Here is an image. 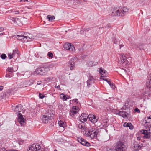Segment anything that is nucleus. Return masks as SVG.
I'll list each match as a JSON object with an SVG mask.
<instances>
[{
  "instance_id": "nucleus-24",
  "label": "nucleus",
  "mask_w": 151,
  "mask_h": 151,
  "mask_svg": "<svg viewBox=\"0 0 151 151\" xmlns=\"http://www.w3.org/2000/svg\"><path fill=\"white\" fill-rule=\"evenodd\" d=\"M118 115L123 118H125L127 117V113L124 111H119L118 113Z\"/></svg>"
},
{
  "instance_id": "nucleus-22",
  "label": "nucleus",
  "mask_w": 151,
  "mask_h": 151,
  "mask_svg": "<svg viewBox=\"0 0 151 151\" xmlns=\"http://www.w3.org/2000/svg\"><path fill=\"white\" fill-rule=\"evenodd\" d=\"M74 59L72 58L69 62V66L70 67V69L71 70H73L75 65V63L74 62Z\"/></svg>"
},
{
  "instance_id": "nucleus-55",
  "label": "nucleus",
  "mask_w": 151,
  "mask_h": 151,
  "mask_svg": "<svg viewBox=\"0 0 151 151\" xmlns=\"http://www.w3.org/2000/svg\"><path fill=\"white\" fill-rule=\"evenodd\" d=\"M25 0H20V2H25Z\"/></svg>"
},
{
  "instance_id": "nucleus-38",
  "label": "nucleus",
  "mask_w": 151,
  "mask_h": 151,
  "mask_svg": "<svg viewBox=\"0 0 151 151\" xmlns=\"http://www.w3.org/2000/svg\"><path fill=\"white\" fill-rule=\"evenodd\" d=\"M109 85L113 89H115L116 87L114 84L113 83H112L111 82V84Z\"/></svg>"
},
{
  "instance_id": "nucleus-17",
  "label": "nucleus",
  "mask_w": 151,
  "mask_h": 151,
  "mask_svg": "<svg viewBox=\"0 0 151 151\" xmlns=\"http://www.w3.org/2000/svg\"><path fill=\"white\" fill-rule=\"evenodd\" d=\"M88 79L87 81V86H89L91 85L94 82V79L93 78V76L91 74H90L88 76Z\"/></svg>"
},
{
  "instance_id": "nucleus-47",
  "label": "nucleus",
  "mask_w": 151,
  "mask_h": 151,
  "mask_svg": "<svg viewBox=\"0 0 151 151\" xmlns=\"http://www.w3.org/2000/svg\"><path fill=\"white\" fill-rule=\"evenodd\" d=\"M4 28L2 27H0V32H1L4 30Z\"/></svg>"
},
{
  "instance_id": "nucleus-5",
  "label": "nucleus",
  "mask_w": 151,
  "mask_h": 151,
  "mask_svg": "<svg viewBox=\"0 0 151 151\" xmlns=\"http://www.w3.org/2000/svg\"><path fill=\"white\" fill-rule=\"evenodd\" d=\"M17 38L19 40L23 42H27L30 39L28 36H25L24 35L21 34L17 36Z\"/></svg>"
},
{
  "instance_id": "nucleus-63",
  "label": "nucleus",
  "mask_w": 151,
  "mask_h": 151,
  "mask_svg": "<svg viewBox=\"0 0 151 151\" xmlns=\"http://www.w3.org/2000/svg\"><path fill=\"white\" fill-rule=\"evenodd\" d=\"M21 11H22V10H21Z\"/></svg>"
},
{
  "instance_id": "nucleus-50",
  "label": "nucleus",
  "mask_w": 151,
  "mask_h": 151,
  "mask_svg": "<svg viewBox=\"0 0 151 151\" xmlns=\"http://www.w3.org/2000/svg\"><path fill=\"white\" fill-rule=\"evenodd\" d=\"M137 139L138 140H140L141 139V137H137Z\"/></svg>"
},
{
  "instance_id": "nucleus-32",
  "label": "nucleus",
  "mask_w": 151,
  "mask_h": 151,
  "mask_svg": "<svg viewBox=\"0 0 151 151\" xmlns=\"http://www.w3.org/2000/svg\"><path fill=\"white\" fill-rule=\"evenodd\" d=\"M6 70L9 72L12 73L14 72L13 69L12 68L9 67Z\"/></svg>"
},
{
  "instance_id": "nucleus-40",
  "label": "nucleus",
  "mask_w": 151,
  "mask_h": 151,
  "mask_svg": "<svg viewBox=\"0 0 151 151\" xmlns=\"http://www.w3.org/2000/svg\"><path fill=\"white\" fill-rule=\"evenodd\" d=\"M12 53H14V55H15V53L17 54L18 53H17V49H14V50H13Z\"/></svg>"
},
{
  "instance_id": "nucleus-10",
  "label": "nucleus",
  "mask_w": 151,
  "mask_h": 151,
  "mask_svg": "<svg viewBox=\"0 0 151 151\" xmlns=\"http://www.w3.org/2000/svg\"><path fill=\"white\" fill-rule=\"evenodd\" d=\"M129 11V9L126 7H122L120 9L119 11L120 13L119 14V16H124L126 14H127Z\"/></svg>"
},
{
  "instance_id": "nucleus-62",
  "label": "nucleus",
  "mask_w": 151,
  "mask_h": 151,
  "mask_svg": "<svg viewBox=\"0 0 151 151\" xmlns=\"http://www.w3.org/2000/svg\"><path fill=\"white\" fill-rule=\"evenodd\" d=\"M54 151H57L56 150H55Z\"/></svg>"
},
{
  "instance_id": "nucleus-6",
  "label": "nucleus",
  "mask_w": 151,
  "mask_h": 151,
  "mask_svg": "<svg viewBox=\"0 0 151 151\" xmlns=\"http://www.w3.org/2000/svg\"><path fill=\"white\" fill-rule=\"evenodd\" d=\"M142 124L145 127L151 126V115L145 117L143 121Z\"/></svg>"
},
{
  "instance_id": "nucleus-12",
  "label": "nucleus",
  "mask_w": 151,
  "mask_h": 151,
  "mask_svg": "<svg viewBox=\"0 0 151 151\" xmlns=\"http://www.w3.org/2000/svg\"><path fill=\"white\" fill-rule=\"evenodd\" d=\"M23 109V106L21 104L17 105L15 107L12 106V109L16 113L21 112Z\"/></svg>"
},
{
  "instance_id": "nucleus-14",
  "label": "nucleus",
  "mask_w": 151,
  "mask_h": 151,
  "mask_svg": "<svg viewBox=\"0 0 151 151\" xmlns=\"http://www.w3.org/2000/svg\"><path fill=\"white\" fill-rule=\"evenodd\" d=\"M78 141L81 144L84 146L89 147L90 145V143L83 138H79L78 139Z\"/></svg>"
},
{
  "instance_id": "nucleus-41",
  "label": "nucleus",
  "mask_w": 151,
  "mask_h": 151,
  "mask_svg": "<svg viewBox=\"0 0 151 151\" xmlns=\"http://www.w3.org/2000/svg\"><path fill=\"white\" fill-rule=\"evenodd\" d=\"M113 41L115 44H117V41L115 38H114L113 39Z\"/></svg>"
},
{
  "instance_id": "nucleus-57",
  "label": "nucleus",
  "mask_w": 151,
  "mask_h": 151,
  "mask_svg": "<svg viewBox=\"0 0 151 151\" xmlns=\"http://www.w3.org/2000/svg\"><path fill=\"white\" fill-rule=\"evenodd\" d=\"M8 12H13V10H9V11H8Z\"/></svg>"
},
{
  "instance_id": "nucleus-39",
  "label": "nucleus",
  "mask_w": 151,
  "mask_h": 151,
  "mask_svg": "<svg viewBox=\"0 0 151 151\" xmlns=\"http://www.w3.org/2000/svg\"><path fill=\"white\" fill-rule=\"evenodd\" d=\"M47 55L50 57L52 58L53 57V54L52 53L50 52H49L48 53Z\"/></svg>"
},
{
  "instance_id": "nucleus-29",
  "label": "nucleus",
  "mask_w": 151,
  "mask_h": 151,
  "mask_svg": "<svg viewBox=\"0 0 151 151\" xmlns=\"http://www.w3.org/2000/svg\"><path fill=\"white\" fill-rule=\"evenodd\" d=\"M65 123H64L63 122L60 121L58 122L59 126L60 127H64L65 125Z\"/></svg>"
},
{
  "instance_id": "nucleus-61",
  "label": "nucleus",
  "mask_w": 151,
  "mask_h": 151,
  "mask_svg": "<svg viewBox=\"0 0 151 151\" xmlns=\"http://www.w3.org/2000/svg\"><path fill=\"white\" fill-rule=\"evenodd\" d=\"M23 142H24V141H21V142H22V143H23Z\"/></svg>"
},
{
  "instance_id": "nucleus-8",
  "label": "nucleus",
  "mask_w": 151,
  "mask_h": 151,
  "mask_svg": "<svg viewBox=\"0 0 151 151\" xmlns=\"http://www.w3.org/2000/svg\"><path fill=\"white\" fill-rule=\"evenodd\" d=\"M41 147L39 144L37 143L36 144H33L29 148L28 150V151H37L40 150Z\"/></svg>"
},
{
  "instance_id": "nucleus-18",
  "label": "nucleus",
  "mask_w": 151,
  "mask_h": 151,
  "mask_svg": "<svg viewBox=\"0 0 151 151\" xmlns=\"http://www.w3.org/2000/svg\"><path fill=\"white\" fill-rule=\"evenodd\" d=\"M78 127L79 129L83 130L82 131L83 134H86V130H87V128L85 126L84 124L83 123H80L78 125Z\"/></svg>"
},
{
  "instance_id": "nucleus-34",
  "label": "nucleus",
  "mask_w": 151,
  "mask_h": 151,
  "mask_svg": "<svg viewBox=\"0 0 151 151\" xmlns=\"http://www.w3.org/2000/svg\"><path fill=\"white\" fill-rule=\"evenodd\" d=\"M102 79L103 80H104V81H106L107 82V83H108L109 84V85H110L111 84V81L110 80H108V79L107 78H102Z\"/></svg>"
},
{
  "instance_id": "nucleus-53",
  "label": "nucleus",
  "mask_w": 151,
  "mask_h": 151,
  "mask_svg": "<svg viewBox=\"0 0 151 151\" xmlns=\"http://www.w3.org/2000/svg\"><path fill=\"white\" fill-rule=\"evenodd\" d=\"M107 151H114L113 150H111V149H109V150H107Z\"/></svg>"
},
{
  "instance_id": "nucleus-51",
  "label": "nucleus",
  "mask_w": 151,
  "mask_h": 151,
  "mask_svg": "<svg viewBox=\"0 0 151 151\" xmlns=\"http://www.w3.org/2000/svg\"><path fill=\"white\" fill-rule=\"evenodd\" d=\"M4 33H0V36H2L3 35H4Z\"/></svg>"
},
{
  "instance_id": "nucleus-31",
  "label": "nucleus",
  "mask_w": 151,
  "mask_h": 151,
  "mask_svg": "<svg viewBox=\"0 0 151 151\" xmlns=\"http://www.w3.org/2000/svg\"><path fill=\"white\" fill-rule=\"evenodd\" d=\"M143 45L142 44H140L138 45H135V47H134L135 48L137 49L139 48L140 50H141L142 49V47Z\"/></svg>"
},
{
  "instance_id": "nucleus-11",
  "label": "nucleus",
  "mask_w": 151,
  "mask_h": 151,
  "mask_svg": "<svg viewBox=\"0 0 151 151\" xmlns=\"http://www.w3.org/2000/svg\"><path fill=\"white\" fill-rule=\"evenodd\" d=\"M121 63L123 65H126L128 64L129 62L127 60L126 57L124 54H121L120 57Z\"/></svg>"
},
{
  "instance_id": "nucleus-44",
  "label": "nucleus",
  "mask_w": 151,
  "mask_h": 151,
  "mask_svg": "<svg viewBox=\"0 0 151 151\" xmlns=\"http://www.w3.org/2000/svg\"><path fill=\"white\" fill-rule=\"evenodd\" d=\"M55 88H57L58 90L60 89V86L59 85H58L57 86H55Z\"/></svg>"
},
{
  "instance_id": "nucleus-42",
  "label": "nucleus",
  "mask_w": 151,
  "mask_h": 151,
  "mask_svg": "<svg viewBox=\"0 0 151 151\" xmlns=\"http://www.w3.org/2000/svg\"><path fill=\"white\" fill-rule=\"evenodd\" d=\"M73 101L74 103H78V99H73Z\"/></svg>"
},
{
  "instance_id": "nucleus-52",
  "label": "nucleus",
  "mask_w": 151,
  "mask_h": 151,
  "mask_svg": "<svg viewBox=\"0 0 151 151\" xmlns=\"http://www.w3.org/2000/svg\"><path fill=\"white\" fill-rule=\"evenodd\" d=\"M41 81H39L38 82L37 84L40 85L41 84Z\"/></svg>"
},
{
  "instance_id": "nucleus-28",
  "label": "nucleus",
  "mask_w": 151,
  "mask_h": 151,
  "mask_svg": "<svg viewBox=\"0 0 151 151\" xmlns=\"http://www.w3.org/2000/svg\"><path fill=\"white\" fill-rule=\"evenodd\" d=\"M47 18L48 19L49 21H52L55 19V17L53 15H48L47 16Z\"/></svg>"
},
{
  "instance_id": "nucleus-2",
  "label": "nucleus",
  "mask_w": 151,
  "mask_h": 151,
  "mask_svg": "<svg viewBox=\"0 0 151 151\" xmlns=\"http://www.w3.org/2000/svg\"><path fill=\"white\" fill-rule=\"evenodd\" d=\"M49 69L48 67H42L35 69L32 74L34 75H38L44 76L46 75Z\"/></svg>"
},
{
  "instance_id": "nucleus-48",
  "label": "nucleus",
  "mask_w": 151,
  "mask_h": 151,
  "mask_svg": "<svg viewBox=\"0 0 151 151\" xmlns=\"http://www.w3.org/2000/svg\"><path fill=\"white\" fill-rule=\"evenodd\" d=\"M3 88V87L2 86H0V91L2 90Z\"/></svg>"
},
{
  "instance_id": "nucleus-25",
  "label": "nucleus",
  "mask_w": 151,
  "mask_h": 151,
  "mask_svg": "<svg viewBox=\"0 0 151 151\" xmlns=\"http://www.w3.org/2000/svg\"><path fill=\"white\" fill-rule=\"evenodd\" d=\"M123 126L125 127H129L130 129H132L133 128V126L131 123L125 122L124 123Z\"/></svg>"
},
{
  "instance_id": "nucleus-26",
  "label": "nucleus",
  "mask_w": 151,
  "mask_h": 151,
  "mask_svg": "<svg viewBox=\"0 0 151 151\" xmlns=\"http://www.w3.org/2000/svg\"><path fill=\"white\" fill-rule=\"evenodd\" d=\"M60 98L63 99V101H66L67 99H68L69 96L68 95H64L63 94H61L60 95Z\"/></svg>"
},
{
  "instance_id": "nucleus-9",
  "label": "nucleus",
  "mask_w": 151,
  "mask_h": 151,
  "mask_svg": "<svg viewBox=\"0 0 151 151\" xmlns=\"http://www.w3.org/2000/svg\"><path fill=\"white\" fill-rule=\"evenodd\" d=\"M142 147V144H138L136 142H135L133 144V145L132 146V151H138L140 150Z\"/></svg>"
},
{
  "instance_id": "nucleus-3",
  "label": "nucleus",
  "mask_w": 151,
  "mask_h": 151,
  "mask_svg": "<svg viewBox=\"0 0 151 151\" xmlns=\"http://www.w3.org/2000/svg\"><path fill=\"white\" fill-rule=\"evenodd\" d=\"M98 132V131L97 129L95 128H92L89 130L88 132H86L85 134L87 137L91 139H94L97 137Z\"/></svg>"
},
{
  "instance_id": "nucleus-56",
  "label": "nucleus",
  "mask_w": 151,
  "mask_h": 151,
  "mask_svg": "<svg viewBox=\"0 0 151 151\" xmlns=\"http://www.w3.org/2000/svg\"><path fill=\"white\" fill-rule=\"evenodd\" d=\"M9 151H18L17 150H10Z\"/></svg>"
},
{
  "instance_id": "nucleus-36",
  "label": "nucleus",
  "mask_w": 151,
  "mask_h": 151,
  "mask_svg": "<svg viewBox=\"0 0 151 151\" xmlns=\"http://www.w3.org/2000/svg\"><path fill=\"white\" fill-rule=\"evenodd\" d=\"M6 57V56L5 54H2L1 56V58L3 59H5Z\"/></svg>"
},
{
  "instance_id": "nucleus-20",
  "label": "nucleus",
  "mask_w": 151,
  "mask_h": 151,
  "mask_svg": "<svg viewBox=\"0 0 151 151\" xmlns=\"http://www.w3.org/2000/svg\"><path fill=\"white\" fill-rule=\"evenodd\" d=\"M89 119L91 122L93 123L96 122L98 120V118L95 115L92 114L89 115Z\"/></svg>"
},
{
  "instance_id": "nucleus-43",
  "label": "nucleus",
  "mask_w": 151,
  "mask_h": 151,
  "mask_svg": "<svg viewBox=\"0 0 151 151\" xmlns=\"http://www.w3.org/2000/svg\"><path fill=\"white\" fill-rule=\"evenodd\" d=\"M134 111H135L137 112L138 113H139L140 112V110L138 108H136L135 109Z\"/></svg>"
},
{
  "instance_id": "nucleus-46",
  "label": "nucleus",
  "mask_w": 151,
  "mask_h": 151,
  "mask_svg": "<svg viewBox=\"0 0 151 151\" xmlns=\"http://www.w3.org/2000/svg\"><path fill=\"white\" fill-rule=\"evenodd\" d=\"M14 12H15V14H20L19 11H15Z\"/></svg>"
},
{
  "instance_id": "nucleus-4",
  "label": "nucleus",
  "mask_w": 151,
  "mask_h": 151,
  "mask_svg": "<svg viewBox=\"0 0 151 151\" xmlns=\"http://www.w3.org/2000/svg\"><path fill=\"white\" fill-rule=\"evenodd\" d=\"M115 148L114 151H125L126 149V146L122 142L120 141L117 142L115 146Z\"/></svg>"
},
{
  "instance_id": "nucleus-58",
  "label": "nucleus",
  "mask_w": 151,
  "mask_h": 151,
  "mask_svg": "<svg viewBox=\"0 0 151 151\" xmlns=\"http://www.w3.org/2000/svg\"><path fill=\"white\" fill-rule=\"evenodd\" d=\"M149 131L150 132L151 130V127H150V128H149ZM150 133H151V132H150Z\"/></svg>"
},
{
  "instance_id": "nucleus-23",
  "label": "nucleus",
  "mask_w": 151,
  "mask_h": 151,
  "mask_svg": "<svg viewBox=\"0 0 151 151\" xmlns=\"http://www.w3.org/2000/svg\"><path fill=\"white\" fill-rule=\"evenodd\" d=\"M99 72L101 77H104L106 76L107 72L104 69H103L102 68H100Z\"/></svg>"
},
{
  "instance_id": "nucleus-21",
  "label": "nucleus",
  "mask_w": 151,
  "mask_h": 151,
  "mask_svg": "<svg viewBox=\"0 0 151 151\" xmlns=\"http://www.w3.org/2000/svg\"><path fill=\"white\" fill-rule=\"evenodd\" d=\"M19 116H18L17 121L19 122L21 126H23L24 122L23 116L22 115L20 114V113H19Z\"/></svg>"
},
{
  "instance_id": "nucleus-33",
  "label": "nucleus",
  "mask_w": 151,
  "mask_h": 151,
  "mask_svg": "<svg viewBox=\"0 0 151 151\" xmlns=\"http://www.w3.org/2000/svg\"><path fill=\"white\" fill-rule=\"evenodd\" d=\"M14 55V53H10L8 54V56L9 58L10 59H11V58H13Z\"/></svg>"
},
{
  "instance_id": "nucleus-60",
  "label": "nucleus",
  "mask_w": 151,
  "mask_h": 151,
  "mask_svg": "<svg viewBox=\"0 0 151 151\" xmlns=\"http://www.w3.org/2000/svg\"><path fill=\"white\" fill-rule=\"evenodd\" d=\"M25 0V1H27V2H28V0Z\"/></svg>"
},
{
  "instance_id": "nucleus-45",
  "label": "nucleus",
  "mask_w": 151,
  "mask_h": 151,
  "mask_svg": "<svg viewBox=\"0 0 151 151\" xmlns=\"http://www.w3.org/2000/svg\"><path fill=\"white\" fill-rule=\"evenodd\" d=\"M0 151H7L5 148H3L0 150Z\"/></svg>"
},
{
  "instance_id": "nucleus-15",
  "label": "nucleus",
  "mask_w": 151,
  "mask_h": 151,
  "mask_svg": "<svg viewBox=\"0 0 151 151\" xmlns=\"http://www.w3.org/2000/svg\"><path fill=\"white\" fill-rule=\"evenodd\" d=\"M79 108L78 107L74 106H73L70 111V115L71 116H73L79 111Z\"/></svg>"
},
{
  "instance_id": "nucleus-37",
  "label": "nucleus",
  "mask_w": 151,
  "mask_h": 151,
  "mask_svg": "<svg viewBox=\"0 0 151 151\" xmlns=\"http://www.w3.org/2000/svg\"><path fill=\"white\" fill-rule=\"evenodd\" d=\"M12 76V75L11 73H6V77L11 78Z\"/></svg>"
},
{
  "instance_id": "nucleus-27",
  "label": "nucleus",
  "mask_w": 151,
  "mask_h": 151,
  "mask_svg": "<svg viewBox=\"0 0 151 151\" xmlns=\"http://www.w3.org/2000/svg\"><path fill=\"white\" fill-rule=\"evenodd\" d=\"M146 86L148 88H151V78L147 80L146 83Z\"/></svg>"
},
{
  "instance_id": "nucleus-1",
  "label": "nucleus",
  "mask_w": 151,
  "mask_h": 151,
  "mask_svg": "<svg viewBox=\"0 0 151 151\" xmlns=\"http://www.w3.org/2000/svg\"><path fill=\"white\" fill-rule=\"evenodd\" d=\"M53 111L51 110L49 111L47 113L41 116V119L42 122L44 123H48L50 120L53 119Z\"/></svg>"
},
{
  "instance_id": "nucleus-35",
  "label": "nucleus",
  "mask_w": 151,
  "mask_h": 151,
  "mask_svg": "<svg viewBox=\"0 0 151 151\" xmlns=\"http://www.w3.org/2000/svg\"><path fill=\"white\" fill-rule=\"evenodd\" d=\"M45 96L44 95V94H42L41 93H39V97L40 98L42 99Z\"/></svg>"
},
{
  "instance_id": "nucleus-59",
  "label": "nucleus",
  "mask_w": 151,
  "mask_h": 151,
  "mask_svg": "<svg viewBox=\"0 0 151 151\" xmlns=\"http://www.w3.org/2000/svg\"><path fill=\"white\" fill-rule=\"evenodd\" d=\"M3 124H1V123H0V126L1 125H2Z\"/></svg>"
},
{
  "instance_id": "nucleus-7",
  "label": "nucleus",
  "mask_w": 151,
  "mask_h": 151,
  "mask_svg": "<svg viewBox=\"0 0 151 151\" xmlns=\"http://www.w3.org/2000/svg\"><path fill=\"white\" fill-rule=\"evenodd\" d=\"M64 47L65 49L69 50L70 52H74L75 51L74 46L69 43H65L64 45Z\"/></svg>"
},
{
  "instance_id": "nucleus-16",
  "label": "nucleus",
  "mask_w": 151,
  "mask_h": 151,
  "mask_svg": "<svg viewBox=\"0 0 151 151\" xmlns=\"http://www.w3.org/2000/svg\"><path fill=\"white\" fill-rule=\"evenodd\" d=\"M141 132L144 135V137L145 138V139H149L150 138V132L149 131H148L146 130H141Z\"/></svg>"
},
{
  "instance_id": "nucleus-54",
  "label": "nucleus",
  "mask_w": 151,
  "mask_h": 151,
  "mask_svg": "<svg viewBox=\"0 0 151 151\" xmlns=\"http://www.w3.org/2000/svg\"><path fill=\"white\" fill-rule=\"evenodd\" d=\"M104 122L107 123V119H105L104 120Z\"/></svg>"
},
{
  "instance_id": "nucleus-49",
  "label": "nucleus",
  "mask_w": 151,
  "mask_h": 151,
  "mask_svg": "<svg viewBox=\"0 0 151 151\" xmlns=\"http://www.w3.org/2000/svg\"><path fill=\"white\" fill-rule=\"evenodd\" d=\"M124 45H119V48L121 49L122 47L124 46Z\"/></svg>"
},
{
  "instance_id": "nucleus-30",
  "label": "nucleus",
  "mask_w": 151,
  "mask_h": 151,
  "mask_svg": "<svg viewBox=\"0 0 151 151\" xmlns=\"http://www.w3.org/2000/svg\"><path fill=\"white\" fill-rule=\"evenodd\" d=\"M147 95V93L145 92H143L141 93L140 95V97L141 99L144 98Z\"/></svg>"
},
{
  "instance_id": "nucleus-13",
  "label": "nucleus",
  "mask_w": 151,
  "mask_h": 151,
  "mask_svg": "<svg viewBox=\"0 0 151 151\" xmlns=\"http://www.w3.org/2000/svg\"><path fill=\"white\" fill-rule=\"evenodd\" d=\"M88 118H89V115L87 114L83 113L79 117V119L82 123H84L86 122Z\"/></svg>"
},
{
  "instance_id": "nucleus-19",
  "label": "nucleus",
  "mask_w": 151,
  "mask_h": 151,
  "mask_svg": "<svg viewBox=\"0 0 151 151\" xmlns=\"http://www.w3.org/2000/svg\"><path fill=\"white\" fill-rule=\"evenodd\" d=\"M119 10L116 8H114L112 11L111 13L110 14L111 16H119L120 13Z\"/></svg>"
}]
</instances>
